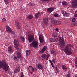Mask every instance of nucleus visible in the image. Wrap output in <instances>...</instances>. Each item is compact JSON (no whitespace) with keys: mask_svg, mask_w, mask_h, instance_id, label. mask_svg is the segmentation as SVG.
<instances>
[{"mask_svg":"<svg viewBox=\"0 0 77 77\" xmlns=\"http://www.w3.org/2000/svg\"><path fill=\"white\" fill-rule=\"evenodd\" d=\"M71 48V45L70 44L67 45L65 46L64 51L66 54L70 55L72 54Z\"/></svg>","mask_w":77,"mask_h":77,"instance_id":"1","label":"nucleus"},{"mask_svg":"<svg viewBox=\"0 0 77 77\" xmlns=\"http://www.w3.org/2000/svg\"><path fill=\"white\" fill-rule=\"evenodd\" d=\"M0 68H3V69L5 71H7L9 69V66L6 64V62L5 60L0 61Z\"/></svg>","mask_w":77,"mask_h":77,"instance_id":"2","label":"nucleus"},{"mask_svg":"<svg viewBox=\"0 0 77 77\" xmlns=\"http://www.w3.org/2000/svg\"><path fill=\"white\" fill-rule=\"evenodd\" d=\"M6 30L8 33H11V34H13V35H15V32L12 31V29H11V28L8 26H6Z\"/></svg>","mask_w":77,"mask_h":77,"instance_id":"3","label":"nucleus"},{"mask_svg":"<svg viewBox=\"0 0 77 77\" xmlns=\"http://www.w3.org/2000/svg\"><path fill=\"white\" fill-rule=\"evenodd\" d=\"M38 42L37 41H33L32 43L30 44V46L32 47H34L35 48H37L38 47Z\"/></svg>","mask_w":77,"mask_h":77,"instance_id":"4","label":"nucleus"},{"mask_svg":"<svg viewBox=\"0 0 77 77\" xmlns=\"http://www.w3.org/2000/svg\"><path fill=\"white\" fill-rule=\"evenodd\" d=\"M59 41L61 42L60 44V46L61 47H63L64 44H65V43H63V42H64V39H63V37H60L59 38Z\"/></svg>","mask_w":77,"mask_h":77,"instance_id":"5","label":"nucleus"},{"mask_svg":"<svg viewBox=\"0 0 77 77\" xmlns=\"http://www.w3.org/2000/svg\"><path fill=\"white\" fill-rule=\"evenodd\" d=\"M28 39L29 42H32L34 39V36L31 34H29L28 35Z\"/></svg>","mask_w":77,"mask_h":77,"instance_id":"6","label":"nucleus"},{"mask_svg":"<svg viewBox=\"0 0 77 77\" xmlns=\"http://www.w3.org/2000/svg\"><path fill=\"white\" fill-rule=\"evenodd\" d=\"M72 5L73 8H77V0H72Z\"/></svg>","mask_w":77,"mask_h":77,"instance_id":"7","label":"nucleus"},{"mask_svg":"<svg viewBox=\"0 0 77 77\" xmlns=\"http://www.w3.org/2000/svg\"><path fill=\"white\" fill-rule=\"evenodd\" d=\"M14 44L15 45V48L16 49L18 48V44H19V42L17 40H15L14 41Z\"/></svg>","mask_w":77,"mask_h":77,"instance_id":"8","label":"nucleus"},{"mask_svg":"<svg viewBox=\"0 0 77 77\" xmlns=\"http://www.w3.org/2000/svg\"><path fill=\"white\" fill-rule=\"evenodd\" d=\"M15 24L16 25V27L18 29H21V26L20 25V24H19L18 21H16L15 22Z\"/></svg>","mask_w":77,"mask_h":77,"instance_id":"9","label":"nucleus"},{"mask_svg":"<svg viewBox=\"0 0 77 77\" xmlns=\"http://www.w3.org/2000/svg\"><path fill=\"white\" fill-rule=\"evenodd\" d=\"M28 69L29 72L31 73V74L34 72V69L32 66H29Z\"/></svg>","mask_w":77,"mask_h":77,"instance_id":"10","label":"nucleus"},{"mask_svg":"<svg viewBox=\"0 0 77 77\" xmlns=\"http://www.w3.org/2000/svg\"><path fill=\"white\" fill-rule=\"evenodd\" d=\"M54 8L52 7H50L49 8H48L47 9V11L48 12H50L51 13V12H52L53 11H54Z\"/></svg>","mask_w":77,"mask_h":77,"instance_id":"11","label":"nucleus"},{"mask_svg":"<svg viewBox=\"0 0 77 77\" xmlns=\"http://www.w3.org/2000/svg\"><path fill=\"white\" fill-rule=\"evenodd\" d=\"M20 70V67H18L14 70V73H17L19 72Z\"/></svg>","mask_w":77,"mask_h":77,"instance_id":"12","label":"nucleus"},{"mask_svg":"<svg viewBox=\"0 0 77 77\" xmlns=\"http://www.w3.org/2000/svg\"><path fill=\"white\" fill-rule=\"evenodd\" d=\"M46 49L47 47H46V46L44 47L39 52V53H44V52Z\"/></svg>","mask_w":77,"mask_h":77,"instance_id":"13","label":"nucleus"},{"mask_svg":"<svg viewBox=\"0 0 77 77\" xmlns=\"http://www.w3.org/2000/svg\"><path fill=\"white\" fill-rule=\"evenodd\" d=\"M43 21L44 24L45 25H47V24H48V21L47 20V18H46L45 19L44 18L43 19Z\"/></svg>","mask_w":77,"mask_h":77,"instance_id":"14","label":"nucleus"},{"mask_svg":"<svg viewBox=\"0 0 77 77\" xmlns=\"http://www.w3.org/2000/svg\"><path fill=\"white\" fill-rule=\"evenodd\" d=\"M39 39L41 43H42V42H44V38H43V36L41 35L39 36Z\"/></svg>","mask_w":77,"mask_h":77,"instance_id":"15","label":"nucleus"},{"mask_svg":"<svg viewBox=\"0 0 77 77\" xmlns=\"http://www.w3.org/2000/svg\"><path fill=\"white\" fill-rule=\"evenodd\" d=\"M8 51L10 53H11L13 51V48L12 47H9L8 48Z\"/></svg>","mask_w":77,"mask_h":77,"instance_id":"16","label":"nucleus"},{"mask_svg":"<svg viewBox=\"0 0 77 77\" xmlns=\"http://www.w3.org/2000/svg\"><path fill=\"white\" fill-rule=\"evenodd\" d=\"M40 14V12H38V13H36L35 14V18H37L38 19V18L39 17V16L40 15V14Z\"/></svg>","mask_w":77,"mask_h":77,"instance_id":"17","label":"nucleus"},{"mask_svg":"<svg viewBox=\"0 0 77 77\" xmlns=\"http://www.w3.org/2000/svg\"><path fill=\"white\" fill-rule=\"evenodd\" d=\"M38 67L39 70L41 69V70L43 69V67H42V66L41 65V64H38Z\"/></svg>","mask_w":77,"mask_h":77,"instance_id":"18","label":"nucleus"},{"mask_svg":"<svg viewBox=\"0 0 77 77\" xmlns=\"http://www.w3.org/2000/svg\"><path fill=\"white\" fill-rule=\"evenodd\" d=\"M17 56L19 58H21V54L20 52H18L17 54Z\"/></svg>","mask_w":77,"mask_h":77,"instance_id":"19","label":"nucleus"},{"mask_svg":"<svg viewBox=\"0 0 77 77\" xmlns=\"http://www.w3.org/2000/svg\"><path fill=\"white\" fill-rule=\"evenodd\" d=\"M62 69H63V70H65L66 71L67 69V67H66L65 65H63L62 66Z\"/></svg>","mask_w":77,"mask_h":77,"instance_id":"20","label":"nucleus"},{"mask_svg":"<svg viewBox=\"0 0 77 77\" xmlns=\"http://www.w3.org/2000/svg\"><path fill=\"white\" fill-rule=\"evenodd\" d=\"M30 52H31V51L30 50H27L26 51V55L27 56H29V55H30Z\"/></svg>","mask_w":77,"mask_h":77,"instance_id":"21","label":"nucleus"},{"mask_svg":"<svg viewBox=\"0 0 77 77\" xmlns=\"http://www.w3.org/2000/svg\"><path fill=\"white\" fill-rule=\"evenodd\" d=\"M41 57L43 59H46L47 58V55L45 54H43L42 55Z\"/></svg>","mask_w":77,"mask_h":77,"instance_id":"22","label":"nucleus"},{"mask_svg":"<svg viewBox=\"0 0 77 77\" xmlns=\"http://www.w3.org/2000/svg\"><path fill=\"white\" fill-rule=\"evenodd\" d=\"M56 21L55 20H52L51 21V24H55L56 25Z\"/></svg>","mask_w":77,"mask_h":77,"instance_id":"23","label":"nucleus"},{"mask_svg":"<svg viewBox=\"0 0 77 77\" xmlns=\"http://www.w3.org/2000/svg\"><path fill=\"white\" fill-rule=\"evenodd\" d=\"M63 6H66L68 5V3L66 2L63 1L62 3Z\"/></svg>","mask_w":77,"mask_h":77,"instance_id":"24","label":"nucleus"},{"mask_svg":"<svg viewBox=\"0 0 77 77\" xmlns=\"http://www.w3.org/2000/svg\"><path fill=\"white\" fill-rule=\"evenodd\" d=\"M28 19H32L33 18V16L30 15L28 16Z\"/></svg>","mask_w":77,"mask_h":77,"instance_id":"25","label":"nucleus"},{"mask_svg":"<svg viewBox=\"0 0 77 77\" xmlns=\"http://www.w3.org/2000/svg\"><path fill=\"white\" fill-rule=\"evenodd\" d=\"M20 38L21 39V40L23 41V42H24V41H25V38L24 37L20 36Z\"/></svg>","mask_w":77,"mask_h":77,"instance_id":"26","label":"nucleus"},{"mask_svg":"<svg viewBox=\"0 0 77 77\" xmlns=\"http://www.w3.org/2000/svg\"><path fill=\"white\" fill-rule=\"evenodd\" d=\"M61 24V22L60 21H56V25L60 24Z\"/></svg>","mask_w":77,"mask_h":77,"instance_id":"27","label":"nucleus"},{"mask_svg":"<svg viewBox=\"0 0 77 77\" xmlns=\"http://www.w3.org/2000/svg\"><path fill=\"white\" fill-rule=\"evenodd\" d=\"M18 57H17L14 56V60H18Z\"/></svg>","mask_w":77,"mask_h":77,"instance_id":"28","label":"nucleus"},{"mask_svg":"<svg viewBox=\"0 0 77 77\" xmlns=\"http://www.w3.org/2000/svg\"><path fill=\"white\" fill-rule=\"evenodd\" d=\"M66 12L64 11H62V14H63L64 16H65V14H66Z\"/></svg>","mask_w":77,"mask_h":77,"instance_id":"29","label":"nucleus"},{"mask_svg":"<svg viewBox=\"0 0 77 77\" xmlns=\"http://www.w3.org/2000/svg\"><path fill=\"white\" fill-rule=\"evenodd\" d=\"M52 61L54 63H56V60L54 58L52 59Z\"/></svg>","mask_w":77,"mask_h":77,"instance_id":"30","label":"nucleus"},{"mask_svg":"<svg viewBox=\"0 0 77 77\" xmlns=\"http://www.w3.org/2000/svg\"><path fill=\"white\" fill-rule=\"evenodd\" d=\"M4 1H5V3L7 4H9V0H4Z\"/></svg>","mask_w":77,"mask_h":77,"instance_id":"31","label":"nucleus"},{"mask_svg":"<svg viewBox=\"0 0 77 77\" xmlns=\"http://www.w3.org/2000/svg\"><path fill=\"white\" fill-rule=\"evenodd\" d=\"M54 17H59V14L57 13H56L54 14Z\"/></svg>","mask_w":77,"mask_h":77,"instance_id":"32","label":"nucleus"},{"mask_svg":"<svg viewBox=\"0 0 77 77\" xmlns=\"http://www.w3.org/2000/svg\"><path fill=\"white\" fill-rule=\"evenodd\" d=\"M58 34L57 33H55L54 34H53V36H54V37H56L57 36Z\"/></svg>","mask_w":77,"mask_h":77,"instance_id":"33","label":"nucleus"},{"mask_svg":"<svg viewBox=\"0 0 77 77\" xmlns=\"http://www.w3.org/2000/svg\"><path fill=\"white\" fill-rule=\"evenodd\" d=\"M64 16H65V17H69V14L66 13Z\"/></svg>","mask_w":77,"mask_h":77,"instance_id":"34","label":"nucleus"},{"mask_svg":"<svg viewBox=\"0 0 77 77\" xmlns=\"http://www.w3.org/2000/svg\"><path fill=\"white\" fill-rule=\"evenodd\" d=\"M66 77H71V74L70 73H68L66 76Z\"/></svg>","mask_w":77,"mask_h":77,"instance_id":"35","label":"nucleus"},{"mask_svg":"<svg viewBox=\"0 0 77 77\" xmlns=\"http://www.w3.org/2000/svg\"><path fill=\"white\" fill-rule=\"evenodd\" d=\"M51 54H54V53H55V52L54 51L52 50V51H51Z\"/></svg>","mask_w":77,"mask_h":77,"instance_id":"36","label":"nucleus"},{"mask_svg":"<svg viewBox=\"0 0 77 77\" xmlns=\"http://www.w3.org/2000/svg\"><path fill=\"white\" fill-rule=\"evenodd\" d=\"M75 26V23H72L71 25V27H74Z\"/></svg>","mask_w":77,"mask_h":77,"instance_id":"37","label":"nucleus"},{"mask_svg":"<svg viewBox=\"0 0 77 77\" xmlns=\"http://www.w3.org/2000/svg\"><path fill=\"white\" fill-rule=\"evenodd\" d=\"M76 20V19H75V18H73L72 19V22H75Z\"/></svg>","mask_w":77,"mask_h":77,"instance_id":"38","label":"nucleus"},{"mask_svg":"<svg viewBox=\"0 0 77 77\" xmlns=\"http://www.w3.org/2000/svg\"><path fill=\"white\" fill-rule=\"evenodd\" d=\"M42 2H48V1H50V0H40Z\"/></svg>","mask_w":77,"mask_h":77,"instance_id":"39","label":"nucleus"},{"mask_svg":"<svg viewBox=\"0 0 77 77\" xmlns=\"http://www.w3.org/2000/svg\"><path fill=\"white\" fill-rule=\"evenodd\" d=\"M6 20L5 18H3L2 20V22H4L5 21H6Z\"/></svg>","mask_w":77,"mask_h":77,"instance_id":"40","label":"nucleus"},{"mask_svg":"<svg viewBox=\"0 0 77 77\" xmlns=\"http://www.w3.org/2000/svg\"><path fill=\"white\" fill-rule=\"evenodd\" d=\"M24 77V74H23V72H22L21 75V77Z\"/></svg>","mask_w":77,"mask_h":77,"instance_id":"41","label":"nucleus"},{"mask_svg":"<svg viewBox=\"0 0 77 77\" xmlns=\"http://www.w3.org/2000/svg\"><path fill=\"white\" fill-rule=\"evenodd\" d=\"M55 68L56 71H57L58 70V68H57V67L55 66Z\"/></svg>","mask_w":77,"mask_h":77,"instance_id":"42","label":"nucleus"},{"mask_svg":"<svg viewBox=\"0 0 77 77\" xmlns=\"http://www.w3.org/2000/svg\"><path fill=\"white\" fill-rule=\"evenodd\" d=\"M48 55H47V57L48 58H49L50 57V55L49 54H47Z\"/></svg>","mask_w":77,"mask_h":77,"instance_id":"43","label":"nucleus"},{"mask_svg":"<svg viewBox=\"0 0 77 77\" xmlns=\"http://www.w3.org/2000/svg\"><path fill=\"white\" fill-rule=\"evenodd\" d=\"M49 62H50V63H51V64H53V63L52 62V61H51V60H49Z\"/></svg>","mask_w":77,"mask_h":77,"instance_id":"44","label":"nucleus"},{"mask_svg":"<svg viewBox=\"0 0 77 77\" xmlns=\"http://www.w3.org/2000/svg\"><path fill=\"white\" fill-rule=\"evenodd\" d=\"M55 30L56 31V32H57V31L59 30V29H58V28H56L55 29Z\"/></svg>","mask_w":77,"mask_h":77,"instance_id":"45","label":"nucleus"},{"mask_svg":"<svg viewBox=\"0 0 77 77\" xmlns=\"http://www.w3.org/2000/svg\"><path fill=\"white\" fill-rule=\"evenodd\" d=\"M75 17H77V11L75 12Z\"/></svg>","mask_w":77,"mask_h":77,"instance_id":"46","label":"nucleus"},{"mask_svg":"<svg viewBox=\"0 0 77 77\" xmlns=\"http://www.w3.org/2000/svg\"><path fill=\"white\" fill-rule=\"evenodd\" d=\"M50 20H54V18H50Z\"/></svg>","mask_w":77,"mask_h":77,"instance_id":"47","label":"nucleus"},{"mask_svg":"<svg viewBox=\"0 0 77 77\" xmlns=\"http://www.w3.org/2000/svg\"><path fill=\"white\" fill-rule=\"evenodd\" d=\"M52 67H54V66H53V64H51Z\"/></svg>","mask_w":77,"mask_h":77,"instance_id":"48","label":"nucleus"},{"mask_svg":"<svg viewBox=\"0 0 77 77\" xmlns=\"http://www.w3.org/2000/svg\"><path fill=\"white\" fill-rule=\"evenodd\" d=\"M48 58L47 57V58H46V60H48Z\"/></svg>","mask_w":77,"mask_h":77,"instance_id":"49","label":"nucleus"},{"mask_svg":"<svg viewBox=\"0 0 77 77\" xmlns=\"http://www.w3.org/2000/svg\"><path fill=\"white\" fill-rule=\"evenodd\" d=\"M75 24H76V26H77V22H75Z\"/></svg>","mask_w":77,"mask_h":77,"instance_id":"50","label":"nucleus"},{"mask_svg":"<svg viewBox=\"0 0 77 77\" xmlns=\"http://www.w3.org/2000/svg\"><path fill=\"white\" fill-rule=\"evenodd\" d=\"M31 6H33V4H31Z\"/></svg>","mask_w":77,"mask_h":77,"instance_id":"51","label":"nucleus"},{"mask_svg":"<svg viewBox=\"0 0 77 77\" xmlns=\"http://www.w3.org/2000/svg\"><path fill=\"white\" fill-rule=\"evenodd\" d=\"M75 77H77V75H75Z\"/></svg>","mask_w":77,"mask_h":77,"instance_id":"52","label":"nucleus"},{"mask_svg":"<svg viewBox=\"0 0 77 77\" xmlns=\"http://www.w3.org/2000/svg\"><path fill=\"white\" fill-rule=\"evenodd\" d=\"M59 72V71H57V73H58Z\"/></svg>","mask_w":77,"mask_h":77,"instance_id":"53","label":"nucleus"},{"mask_svg":"<svg viewBox=\"0 0 77 77\" xmlns=\"http://www.w3.org/2000/svg\"><path fill=\"white\" fill-rule=\"evenodd\" d=\"M53 39L54 40H53V41L54 42V41H55V40H54V39Z\"/></svg>","mask_w":77,"mask_h":77,"instance_id":"54","label":"nucleus"},{"mask_svg":"<svg viewBox=\"0 0 77 77\" xmlns=\"http://www.w3.org/2000/svg\"><path fill=\"white\" fill-rule=\"evenodd\" d=\"M42 60H44V59H42Z\"/></svg>","mask_w":77,"mask_h":77,"instance_id":"55","label":"nucleus"},{"mask_svg":"<svg viewBox=\"0 0 77 77\" xmlns=\"http://www.w3.org/2000/svg\"><path fill=\"white\" fill-rule=\"evenodd\" d=\"M53 1L54 2L55 1H56V0H53Z\"/></svg>","mask_w":77,"mask_h":77,"instance_id":"56","label":"nucleus"},{"mask_svg":"<svg viewBox=\"0 0 77 77\" xmlns=\"http://www.w3.org/2000/svg\"><path fill=\"white\" fill-rule=\"evenodd\" d=\"M76 66V68H77V65Z\"/></svg>","mask_w":77,"mask_h":77,"instance_id":"57","label":"nucleus"}]
</instances>
